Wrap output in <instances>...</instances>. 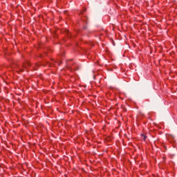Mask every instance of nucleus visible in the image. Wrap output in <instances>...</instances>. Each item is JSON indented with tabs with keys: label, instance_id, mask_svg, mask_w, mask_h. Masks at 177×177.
Instances as JSON below:
<instances>
[{
	"label": "nucleus",
	"instance_id": "f257e3e1",
	"mask_svg": "<svg viewBox=\"0 0 177 177\" xmlns=\"http://www.w3.org/2000/svg\"><path fill=\"white\" fill-rule=\"evenodd\" d=\"M27 66H30V64L27 63L23 65V67H24V68H27Z\"/></svg>",
	"mask_w": 177,
	"mask_h": 177
},
{
	"label": "nucleus",
	"instance_id": "f03ea898",
	"mask_svg": "<svg viewBox=\"0 0 177 177\" xmlns=\"http://www.w3.org/2000/svg\"><path fill=\"white\" fill-rule=\"evenodd\" d=\"M142 137L143 140H146V138H147L145 135H142Z\"/></svg>",
	"mask_w": 177,
	"mask_h": 177
},
{
	"label": "nucleus",
	"instance_id": "7ed1b4c3",
	"mask_svg": "<svg viewBox=\"0 0 177 177\" xmlns=\"http://www.w3.org/2000/svg\"><path fill=\"white\" fill-rule=\"evenodd\" d=\"M20 71H23V69H20Z\"/></svg>",
	"mask_w": 177,
	"mask_h": 177
}]
</instances>
